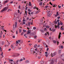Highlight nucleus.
Instances as JSON below:
<instances>
[{
  "label": "nucleus",
  "mask_w": 64,
  "mask_h": 64,
  "mask_svg": "<svg viewBox=\"0 0 64 64\" xmlns=\"http://www.w3.org/2000/svg\"><path fill=\"white\" fill-rule=\"evenodd\" d=\"M57 18L58 19H60V16L58 17Z\"/></svg>",
  "instance_id": "obj_39"
},
{
  "label": "nucleus",
  "mask_w": 64,
  "mask_h": 64,
  "mask_svg": "<svg viewBox=\"0 0 64 64\" xmlns=\"http://www.w3.org/2000/svg\"><path fill=\"white\" fill-rule=\"evenodd\" d=\"M2 48H1V47H0V51H2Z\"/></svg>",
  "instance_id": "obj_41"
},
{
  "label": "nucleus",
  "mask_w": 64,
  "mask_h": 64,
  "mask_svg": "<svg viewBox=\"0 0 64 64\" xmlns=\"http://www.w3.org/2000/svg\"><path fill=\"white\" fill-rule=\"evenodd\" d=\"M17 22H15L16 28V27H17Z\"/></svg>",
  "instance_id": "obj_12"
},
{
  "label": "nucleus",
  "mask_w": 64,
  "mask_h": 64,
  "mask_svg": "<svg viewBox=\"0 0 64 64\" xmlns=\"http://www.w3.org/2000/svg\"><path fill=\"white\" fill-rule=\"evenodd\" d=\"M25 24V22H23V24Z\"/></svg>",
  "instance_id": "obj_46"
},
{
  "label": "nucleus",
  "mask_w": 64,
  "mask_h": 64,
  "mask_svg": "<svg viewBox=\"0 0 64 64\" xmlns=\"http://www.w3.org/2000/svg\"><path fill=\"white\" fill-rule=\"evenodd\" d=\"M33 13H35V12H32L31 13V14H32H32H33Z\"/></svg>",
  "instance_id": "obj_43"
},
{
  "label": "nucleus",
  "mask_w": 64,
  "mask_h": 64,
  "mask_svg": "<svg viewBox=\"0 0 64 64\" xmlns=\"http://www.w3.org/2000/svg\"><path fill=\"white\" fill-rule=\"evenodd\" d=\"M2 7V4H0V9L1 8V7Z\"/></svg>",
  "instance_id": "obj_31"
},
{
  "label": "nucleus",
  "mask_w": 64,
  "mask_h": 64,
  "mask_svg": "<svg viewBox=\"0 0 64 64\" xmlns=\"http://www.w3.org/2000/svg\"><path fill=\"white\" fill-rule=\"evenodd\" d=\"M32 36H34V35H35V34H34V33H32Z\"/></svg>",
  "instance_id": "obj_58"
},
{
  "label": "nucleus",
  "mask_w": 64,
  "mask_h": 64,
  "mask_svg": "<svg viewBox=\"0 0 64 64\" xmlns=\"http://www.w3.org/2000/svg\"><path fill=\"white\" fill-rule=\"evenodd\" d=\"M52 14V12H50V13L49 14V16H51V15Z\"/></svg>",
  "instance_id": "obj_16"
},
{
  "label": "nucleus",
  "mask_w": 64,
  "mask_h": 64,
  "mask_svg": "<svg viewBox=\"0 0 64 64\" xmlns=\"http://www.w3.org/2000/svg\"><path fill=\"white\" fill-rule=\"evenodd\" d=\"M62 24H63L62 23V22H60V25H62Z\"/></svg>",
  "instance_id": "obj_53"
},
{
  "label": "nucleus",
  "mask_w": 64,
  "mask_h": 64,
  "mask_svg": "<svg viewBox=\"0 0 64 64\" xmlns=\"http://www.w3.org/2000/svg\"><path fill=\"white\" fill-rule=\"evenodd\" d=\"M12 56L13 57H16V54L15 53H14L13 54V55Z\"/></svg>",
  "instance_id": "obj_6"
},
{
  "label": "nucleus",
  "mask_w": 64,
  "mask_h": 64,
  "mask_svg": "<svg viewBox=\"0 0 64 64\" xmlns=\"http://www.w3.org/2000/svg\"><path fill=\"white\" fill-rule=\"evenodd\" d=\"M23 61V59H20L19 60V62H21Z\"/></svg>",
  "instance_id": "obj_14"
},
{
  "label": "nucleus",
  "mask_w": 64,
  "mask_h": 64,
  "mask_svg": "<svg viewBox=\"0 0 64 64\" xmlns=\"http://www.w3.org/2000/svg\"><path fill=\"white\" fill-rule=\"evenodd\" d=\"M53 7H56V5H55V4H54L53 5Z\"/></svg>",
  "instance_id": "obj_22"
},
{
  "label": "nucleus",
  "mask_w": 64,
  "mask_h": 64,
  "mask_svg": "<svg viewBox=\"0 0 64 64\" xmlns=\"http://www.w3.org/2000/svg\"><path fill=\"white\" fill-rule=\"evenodd\" d=\"M45 7L46 8H48V6H45Z\"/></svg>",
  "instance_id": "obj_50"
},
{
  "label": "nucleus",
  "mask_w": 64,
  "mask_h": 64,
  "mask_svg": "<svg viewBox=\"0 0 64 64\" xmlns=\"http://www.w3.org/2000/svg\"><path fill=\"white\" fill-rule=\"evenodd\" d=\"M18 12L19 13H20V11H19V10H18Z\"/></svg>",
  "instance_id": "obj_59"
},
{
  "label": "nucleus",
  "mask_w": 64,
  "mask_h": 64,
  "mask_svg": "<svg viewBox=\"0 0 64 64\" xmlns=\"http://www.w3.org/2000/svg\"><path fill=\"white\" fill-rule=\"evenodd\" d=\"M28 14L29 15H30V14H31V13L30 12H28Z\"/></svg>",
  "instance_id": "obj_57"
},
{
  "label": "nucleus",
  "mask_w": 64,
  "mask_h": 64,
  "mask_svg": "<svg viewBox=\"0 0 64 64\" xmlns=\"http://www.w3.org/2000/svg\"><path fill=\"white\" fill-rule=\"evenodd\" d=\"M57 21H55L54 22V24H57Z\"/></svg>",
  "instance_id": "obj_34"
},
{
  "label": "nucleus",
  "mask_w": 64,
  "mask_h": 64,
  "mask_svg": "<svg viewBox=\"0 0 64 64\" xmlns=\"http://www.w3.org/2000/svg\"><path fill=\"white\" fill-rule=\"evenodd\" d=\"M20 54H16V57H18V56H19Z\"/></svg>",
  "instance_id": "obj_23"
},
{
  "label": "nucleus",
  "mask_w": 64,
  "mask_h": 64,
  "mask_svg": "<svg viewBox=\"0 0 64 64\" xmlns=\"http://www.w3.org/2000/svg\"><path fill=\"white\" fill-rule=\"evenodd\" d=\"M39 11H37V12H36L35 11H34L33 12H34V14H38V13H39Z\"/></svg>",
  "instance_id": "obj_7"
},
{
  "label": "nucleus",
  "mask_w": 64,
  "mask_h": 64,
  "mask_svg": "<svg viewBox=\"0 0 64 64\" xmlns=\"http://www.w3.org/2000/svg\"><path fill=\"white\" fill-rule=\"evenodd\" d=\"M59 47L60 48H61L62 49H63V46H62L61 47V46H59Z\"/></svg>",
  "instance_id": "obj_11"
},
{
  "label": "nucleus",
  "mask_w": 64,
  "mask_h": 64,
  "mask_svg": "<svg viewBox=\"0 0 64 64\" xmlns=\"http://www.w3.org/2000/svg\"><path fill=\"white\" fill-rule=\"evenodd\" d=\"M37 45L36 44L34 46V48H36V47H37Z\"/></svg>",
  "instance_id": "obj_24"
},
{
  "label": "nucleus",
  "mask_w": 64,
  "mask_h": 64,
  "mask_svg": "<svg viewBox=\"0 0 64 64\" xmlns=\"http://www.w3.org/2000/svg\"><path fill=\"white\" fill-rule=\"evenodd\" d=\"M45 56H46V57H47V56H48V54H46L45 55Z\"/></svg>",
  "instance_id": "obj_48"
},
{
  "label": "nucleus",
  "mask_w": 64,
  "mask_h": 64,
  "mask_svg": "<svg viewBox=\"0 0 64 64\" xmlns=\"http://www.w3.org/2000/svg\"><path fill=\"white\" fill-rule=\"evenodd\" d=\"M2 61H1V60H0V64H2Z\"/></svg>",
  "instance_id": "obj_29"
},
{
  "label": "nucleus",
  "mask_w": 64,
  "mask_h": 64,
  "mask_svg": "<svg viewBox=\"0 0 64 64\" xmlns=\"http://www.w3.org/2000/svg\"><path fill=\"white\" fill-rule=\"evenodd\" d=\"M40 31L42 32H44V30H40Z\"/></svg>",
  "instance_id": "obj_32"
},
{
  "label": "nucleus",
  "mask_w": 64,
  "mask_h": 64,
  "mask_svg": "<svg viewBox=\"0 0 64 64\" xmlns=\"http://www.w3.org/2000/svg\"><path fill=\"white\" fill-rule=\"evenodd\" d=\"M12 61H11V60H10V61H9V62L10 63H11V62H12Z\"/></svg>",
  "instance_id": "obj_55"
},
{
  "label": "nucleus",
  "mask_w": 64,
  "mask_h": 64,
  "mask_svg": "<svg viewBox=\"0 0 64 64\" xmlns=\"http://www.w3.org/2000/svg\"><path fill=\"white\" fill-rule=\"evenodd\" d=\"M48 50H49V48H47L46 50L47 51H48Z\"/></svg>",
  "instance_id": "obj_60"
},
{
  "label": "nucleus",
  "mask_w": 64,
  "mask_h": 64,
  "mask_svg": "<svg viewBox=\"0 0 64 64\" xmlns=\"http://www.w3.org/2000/svg\"><path fill=\"white\" fill-rule=\"evenodd\" d=\"M26 63H29V60H26Z\"/></svg>",
  "instance_id": "obj_13"
},
{
  "label": "nucleus",
  "mask_w": 64,
  "mask_h": 64,
  "mask_svg": "<svg viewBox=\"0 0 64 64\" xmlns=\"http://www.w3.org/2000/svg\"><path fill=\"white\" fill-rule=\"evenodd\" d=\"M53 42L54 43H57V42L56 40H53Z\"/></svg>",
  "instance_id": "obj_18"
},
{
  "label": "nucleus",
  "mask_w": 64,
  "mask_h": 64,
  "mask_svg": "<svg viewBox=\"0 0 64 64\" xmlns=\"http://www.w3.org/2000/svg\"><path fill=\"white\" fill-rule=\"evenodd\" d=\"M3 52H2V53L1 54V55L2 56V57L3 58Z\"/></svg>",
  "instance_id": "obj_30"
},
{
  "label": "nucleus",
  "mask_w": 64,
  "mask_h": 64,
  "mask_svg": "<svg viewBox=\"0 0 64 64\" xmlns=\"http://www.w3.org/2000/svg\"><path fill=\"white\" fill-rule=\"evenodd\" d=\"M18 42L19 43H20V41H21V40H18Z\"/></svg>",
  "instance_id": "obj_40"
},
{
  "label": "nucleus",
  "mask_w": 64,
  "mask_h": 64,
  "mask_svg": "<svg viewBox=\"0 0 64 64\" xmlns=\"http://www.w3.org/2000/svg\"><path fill=\"white\" fill-rule=\"evenodd\" d=\"M4 43H4V42H2V45H3L4 44Z\"/></svg>",
  "instance_id": "obj_21"
},
{
  "label": "nucleus",
  "mask_w": 64,
  "mask_h": 64,
  "mask_svg": "<svg viewBox=\"0 0 64 64\" xmlns=\"http://www.w3.org/2000/svg\"><path fill=\"white\" fill-rule=\"evenodd\" d=\"M55 30H52V31H53V32H55Z\"/></svg>",
  "instance_id": "obj_54"
},
{
  "label": "nucleus",
  "mask_w": 64,
  "mask_h": 64,
  "mask_svg": "<svg viewBox=\"0 0 64 64\" xmlns=\"http://www.w3.org/2000/svg\"><path fill=\"white\" fill-rule=\"evenodd\" d=\"M36 28L35 27H34L33 28V29L34 30H35V29H36Z\"/></svg>",
  "instance_id": "obj_33"
},
{
  "label": "nucleus",
  "mask_w": 64,
  "mask_h": 64,
  "mask_svg": "<svg viewBox=\"0 0 64 64\" xmlns=\"http://www.w3.org/2000/svg\"><path fill=\"white\" fill-rule=\"evenodd\" d=\"M10 9H9L8 10V12L9 11H10Z\"/></svg>",
  "instance_id": "obj_62"
},
{
  "label": "nucleus",
  "mask_w": 64,
  "mask_h": 64,
  "mask_svg": "<svg viewBox=\"0 0 64 64\" xmlns=\"http://www.w3.org/2000/svg\"><path fill=\"white\" fill-rule=\"evenodd\" d=\"M18 31L17 30H16V34H18Z\"/></svg>",
  "instance_id": "obj_38"
},
{
  "label": "nucleus",
  "mask_w": 64,
  "mask_h": 64,
  "mask_svg": "<svg viewBox=\"0 0 64 64\" xmlns=\"http://www.w3.org/2000/svg\"><path fill=\"white\" fill-rule=\"evenodd\" d=\"M19 33H21V32H22V30L21 29H20L19 30Z\"/></svg>",
  "instance_id": "obj_15"
},
{
  "label": "nucleus",
  "mask_w": 64,
  "mask_h": 64,
  "mask_svg": "<svg viewBox=\"0 0 64 64\" xmlns=\"http://www.w3.org/2000/svg\"><path fill=\"white\" fill-rule=\"evenodd\" d=\"M36 37H36V36H34V38H36Z\"/></svg>",
  "instance_id": "obj_52"
},
{
  "label": "nucleus",
  "mask_w": 64,
  "mask_h": 64,
  "mask_svg": "<svg viewBox=\"0 0 64 64\" xmlns=\"http://www.w3.org/2000/svg\"><path fill=\"white\" fill-rule=\"evenodd\" d=\"M60 20H57V22H58Z\"/></svg>",
  "instance_id": "obj_64"
},
{
  "label": "nucleus",
  "mask_w": 64,
  "mask_h": 64,
  "mask_svg": "<svg viewBox=\"0 0 64 64\" xmlns=\"http://www.w3.org/2000/svg\"><path fill=\"white\" fill-rule=\"evenodd\" d=\"M16 44H18V41H16Z\"/></svg>",
  "instance_id": "obj_49"
},
{
  "label": "nucleus",
  "mask_w": 64,
  "mask_h": 64,
  "mask_svg": "<svg viewBox=\"0 0 64 64\" xmlns=\"http://www.w3.org/2000/svg\"><path fill=\"white\" fill-rule=\"evenodd\" d=\"M28 29V31L27 32L26 34H30V33H31V30H29L30 29V28H27Z\"/></svg>",
  "instance_id": "obj_2"
},
{
  "label": "nucleus",
  "mask_w": 64,
  "mask_h": 64,
  "mask_svg": "<svg viewBox=\"0 0 64 64\" xmlns=\"http://www.w3.org/2000/svg\"><path fill=\"white\" fill-rule=\"evenodd\" d=\"M61 32H60L59 34V35H58V37L59 38H60V37H61V36H60V34L61 35Z\"/></svg>",
  "instance_id": "obj_10"
},
{
  "label": "nucleus",
  "mask_w": 64,
  "mask_h": 64,
  "mask_svg": "<svg viewBox=\"0 0 64 64\" xmlns=\"http://www.w3.org/2000/svg\"><path fill=\"white\" fill-rule=\"evenodd\" d=\"M59 16L57 14H56L55 16V17H57V16Z\"/></svg>",
  "instance_id": "obj_56"
},
{
  "label": "nucleus",
  "mask_w": 64,
  "mask_h": 64,
  "mask_svg": "<svg viewBox=\"0 0 64 64\" xmlns=\"http://www.w3.org/2000/svg\"><path fill=\"white\" fill-rule=\"evenodd\" d=\"M30 3L29 4H28V5L29 6H31V5H32V4H31V2H29Z\"/></svg>",
  "instance_id": "obj_20"
},
{
  "label": "nucleus",
  "mask_w": 64,
  "mask_h": 64,
  "mask_svg": "<svg viewBox=\"0 0 64 64\" xmlns=\"http://www.w3.org/2000/svg\"><path fill=\"white\" fill-rule=\"evenodd\" d=\"M8 7H7L6 8V7L4 8L1 11V12H2L3 11H5V10H6L7 9H8Z\"/></svg>",
  "instance_id": "obj_1"
},
{
  "label": "nucleus",
  "mask_w": 64,
  "mask_h": 64,
  "mask_svg": "<svg viewBox=\"0 0 64 64\" xmlns=\"http://www.w3.org/2000/svg\"><path fill=\"white\" fill-rule=\"evenodd\" d=\"M53 60H52V62H51L50 63V64H53L54 63V61H53Z\"/></svg>",
  "instance_id": "obj_9"
},
{
  "label": "nucleus",
  "mask_w": 64,
  "mask_h": 64,
  "mask_svg": "<svg viewBox=\"0 0 64 64\" xmlns=\"http://www.w3.org/2000/svg\"><path fill=\"white\" fill-rule=\"evenodd\" d=\"M60 29L61 30H62V31L63 30H64V28H61Z\"/></svg>",
  "instance_id": "obj_27"
},
{
  "label": "nucleus",
  "mask_w": 64,
  "mask_h": 64,
  "mask_svg": "<svg viewBox=\"0 0 64 64\" xmlns=\"http://www.w3.org/2000/svg\"><path fill=\"white\" fill-rule=\"evenodd\" d=\"M22 42H23V41H20V43H22Z\"/></svg>",
  "instance_id": "obj_61"
},
{
  "label": "nucleus",
  "mask_w": 64,
  "mask_h": 64,
  "mask_svg": "<svg viewBox=\"0 0 64 64\" xmlns=\"http://www.w3.org/2000/svg\"><path fill=\"white\" fill-rule=\"evenodd\" d=\"M42 4H43L42 2L40 3L39 4V5L40 6H41V5H42Z\"/></svg>",
  "instance_id": "obj_17"
},
{
  "label": "nucleus",
  "mask_w": 64,
  "mask_h": 64,
  "mask_svg": "<svg viewBox=\"0 0 64 64\" xmlns=\"http://www.w3.org/2000/svg\"><path fill=\"white\" fill-rule=\"evenodd\" d=\"M46 28H49V26H46Z\"/></svg>",
  "instance_id": "obj_36"
},
{
  "label": "nucleus",
  "mask_w": 64,
  "mask_h": 64,
  "mask_svg": "<svg viewBox=\"0 0 64 64\" xmlns=\"http://www.w3.org/2000/svg\"><path fill=\"white\" fill-rule=\"evenodd\" d=\"M25 2V1L23 0L22 1V3H24Z\"/></svg>",
  "instance_id": "obj_51"
},
{
  "label": "nucleus",
  "mask_w": 64,
  "mask_h": 64,
  "mask_svg": "<svg viewBox=\"0 0 64 64\" xmlns=\"http://www.w3.org/2000/svg\"><path fill=\"white\" fill-rule=\"evenodd\" d=\"M61 50H59L58 51V53H59V54H60V53H61Z\"/></svg>",
  "instance_id": "obj_19"
},
{
  "label": "nucleus",
  "mask_w": 64,
  "mask_h": 64,
  "mask_svg": "<svg viewBox=\"0 0 64 64\" xmlns=\"http://www.w3.org/2000/svg\"><path fill=\"white\" fill-rule=\"evenodd\" d=\"M58 25H60V23H59V22H58Z\"/></svg>",
  "instance_id": "obj_47"
},
{
  "label": "nucleus",
  "mask_w": 64,
  "mask_h": 64,
  "mask_svg": "<svg viewBox=\"0 0 64 64\" xmlns=\"http://www.w3.org/2000/svg\"><path fill=\"white\" fill-rule=\"evenodd\" d=\"M11 61H12L11 64H16V63L13 62V60H11Z\"/></svg>",
  "instance_id": "obj_4"
},
{
  "label": "nucleus",
  "mask_w": 64,
  "mask_h": 64,
  "mask_svg": "<svg viewBox=\"0 0 64 64\" xmlns=\"http://www.w3.org/2000/svg\"><path fill=\"white\" fill-rule=\"evenodd\" d=\"M56 52H55L53 54H52H52L51 55L52 56V57H53V56H55L56 55Z\"/></svg>",
  "instance_id": "obj_3"
},
{
  "label": "nucleus",
  "mask_w": 64,
  "mask_h": 64,
  "mask_svg": "<svg viewBox=\"0 0 64 64\" xmlns=\"http://www.w3.org/2000/svg\"><path fill=\"white\" fill-rule=\"evenodd\" d=\"M33 22H30V24H31L32 25H33Z\"/></svg>",
  "instance_id": "obj_45"
},
{
  "label": "nucleus",
  "mask_w": 64,
  "mask_h": 64,
  "mask_svg": "<svg viewBox=\"0 0 64 64\" xmlns=\"http://www.w3.org/2000/svg\"><path fill=\"white\" fill-rule=\"evenodd\" d=\"M28 25H29V26H30V22H28Z\"/></svg>",
  "instance_id": "obj_26"
},
{
  "label": "nucleus",
  "mask_w": 64,
  "mask_h": 64,
  "mask_svg": "<svg viewBox=\"0 0 64 64\" xmlns=\"http://www.w3.org/2000/svg\"><path fill=\"white\" fill-rule=\"evenodd\" d=\"M57 27H58V28H60V26H59V25H57Z\"/></svg>",
  "instance_id": "obj_37"
},
{
  "label": "nucleus",
  "mask_w": 64,
  "mask_h": 64,
  "mask_svg": "<svg viewBox=\"0 0 64 64\" xmlns=\"http://www.w3.org/2000/svg\"><path fill=\"white\" fill-rule=\"evenodd\" d=\"M58 13L59 12H57L56 13V14L58 15H59Z\"/></svg>",
  "instance_id": "obj_35"
},
{
  "label": "nucleus",
  "mask_w": 64,
  "mask_h": 64,
  "mask_svg": "<svg viewBox=\"0 0 64 64\" xmlns=\"http://www.w3.org/2000/svg\"><path fill=\"white\" fill-rule=\"evenodd\" d=\"M44 31H46V28H44Z\"/></svg>",
  "instance_id": "obj_63"
},
{
  "label": "nucleus",
  "mask_w": 64,
  "mask_h": 64,
  "mask_svg": "<svg viewBox=\"0 0 64 64\" xmlns=\"http://www.w3.org/2000/svg\"><path fill=\"white\" fill-rule=\"evenodd\" d=\"M23 31L24 32H26V31H26V30H23Z\"/></svg>",
  "instance_id": "obj_25"
},
{
  "label": "nucleus",
  "mask_w": 64,
  "mask_h": 64,
  "mask_svg": "<svg viewBox=\"0 0 64 64\" xmlns=\"http://www.w3.org/2000/svg\"><path fill=\"white\" fill-rule=\"evenodd\" d=\"M18 61H19V60H17L16 61V64H18Z\"/></svg>",
  "instance_id": "obj_28"
},
{
  "label": "nucleus",
  "mask_w": 64,
  "mask_h": 64,
  "mask_svg": "<svg viewBox=\"0 0 64 64\" xmlns=\"http://www.w3.org/2000/svg\"><path fill=\"white\" fill-rule=\"evenodd\" d=\"M44 62L43 61H41L40 62V63L41 64H44Z\"/></svg>",
  "instance_id": "obj_8"
},
{
  "label": "nucleus",
  "mask_w": 64,
  "mask_h": 64,
  "mask_svg": "<svg viewBox=\"0 0 64 64\" xmlns=\"http://www.w3.org/2000/svg\"><path fill=\"white\" fill-rule=\"evenodd\" d=\"M28 9V7H26V8H25V10H27Z\"/></svg>",
  "instance_id": "obj_42"
},
{
  "label": "nucleus",
  "mask_w": 64,
  "mask_h": 64,
  "mask_svg": "<svg viewBox=\"0 0 64 64\" xmlns=\"http://www.w3.org/2000/svg\"><path fill=\"white\" fill-rule=\"evenodd\" d=\"M8 1H9V0H5L4 2H3V4H5L7 3Z\"/></svg>",
  "instance_id": "obj_5"
},
{
  "label": "nucleus",
  "mask_w": 64,
  "mask_h": 64,
  "mask_svg": "<svg viewBox=\"0 0 64 64\" xmlns=\"http://www.w3.org/2000/svg\"><path fill=\"white\" fill-rule=\"evenodd\" d=\"M50 5H52V3H51V2H50Z\"/></svg>",
  "instance_id": "obj_44"
}]
</instances>
